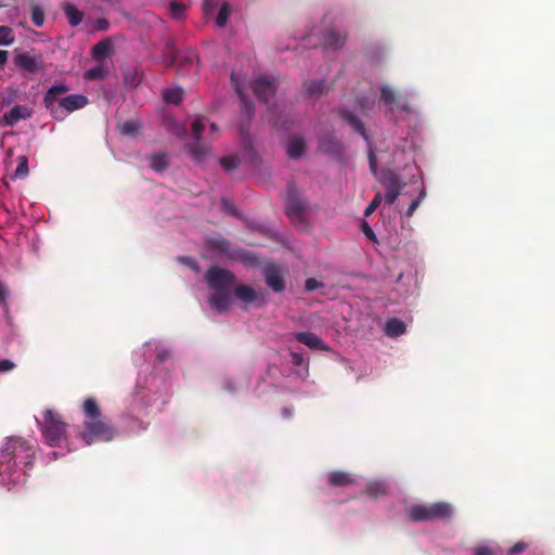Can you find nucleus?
Segmentation results:
<instances>
[{
    "instance_id": "obj_1",
    "label": "nucleus",
    "mask_w": 555,
    "mask_h": 555,
    "mask_svg": "<svg viewBox=\"0 0 555 555\" xmlns=\"http://www.w3.org/2000/svg\"><path fill=\"white\" fill-rule=\"evenodd\" d=\"M85 414L81 438L90 446L95 441H111L115 437V429L102 416L101 409L94 398H88L82 405Z\"/></svg>"
},
{
    "instance_id": "obj_2",
    "label": "nucleus",
    "mask_w": 555,
    "mask_h": 555,
    "mask_svg": "<svg viewBox=\"0 0 555 555\" xmlns=\"http://www.w3.org/2000/svg\"><path fill=\"white\" fill-rule=\"evenodd\" d=\"M69 90L65 83L54 85L46 92L43 98L44 107L56 120H64L68 114L83 108L88 104V98L83 94H69L63 96L61 102L56 99L64 95Z\"/></svg>"
},
{
    "instance_id": "obj_3",
    "label": "nucleus",
    "mask_w": 555,
    "mask_h": 555,
    "mask_svg": "<svg viewBox=\"0 0 555 555\" xmlns=\"http://www.w3.org/2000/svg\"><path fill=\"white\" fill-rule=\"evenodd\" d=\"M0 474L11 470L12 467L23 465L31 466L35 456V446L22 438H8L1 449Z\"/></svg>"
},
{
    "instance_id": "obj_4",
    "label": "nucleus",
    "mask_w": 555,
    "mask_h": 555,
    "mask_svg": "<svg viewBox=\"0 0 555 555\" xmlns=\"http://www.w3.org/2000/svg\"><path fill=\"white\" fill-rule=\"evenodd\" d=\"M205 128L204 117H196L191 122L192 141L185 147L195 162H202L210 154V143L219 137V128L216 124H210L209 133L206 135H204Z\"/></svg>"
},
{
    "instance_id": "obj_5",
    "label": "nucleus",
    "mask_w": 555,
    "mask_h": 555,
    "mask_svg": "<svg viewBox=\"0 0 555 555\" xmlns=\"http://www.w3.org/2000/svg\"><path fill=\"white\" fill-rule=\"evenodd\" d=\"M453 506L447 502H436L433 504H413L406 509V515L411 521H435L450 520L453 515Z\"/></svg>"
},
{
    "instance_id": "obj_6",
    "label": "nucleus",
    "mask_w": 555,
    "mask_h": 555,
    "mask_svg": "<svg viewBox=\"0 0 555 555\" xmlns=\"http://www.w3.org/2000/svg\"><path fill=\"white\" fill-rule=\"evenodd\" d=\"M66 423L57 412L52 410L44 412L41 430L49 446L61 447L66 441Z\"/></svg>"
},
{
    "instance_id": "obj_7",
    "label": "nucleus",
    "mask_w": 555,
    "mask_h": 555,
    "mask_svg": "<svg viewBox=\"0 0 555 555\" xmlns=\"http://www.w3.org/2000/svg\"><path fill=\"white\" fill-rule=\"evenodd\" d=\"M377 180L386 190L385 203L392 205L401 194L405 182L400 175L390 169L380 170Z\"/></svg>"
},
{
    "instance_id": "obj_8",
    "label": "nucleus",
    "mask_w": 555,
    "mask_h": 555,
    "mask_svg": "<svg viewBox=\"0 0 555 555\" xmlns=\"http://www.w3.org/2000/svg\"><path fill=\"white\" fill-rule=\"evenodd\" d=\"M205 279L209 288L215 291L231 289L236 281L231 271L218 266L210 267L205 274Z\"/></svg>"
},
{
    "instance_id": "obj_9",
    "label": "nucleus",
    "mask_w": 555,
    "mask_h": 555,
    "mask_svg": "<svg viewBox=\"0 0 555 555\" xmlns=\"http://www.w3.org/2000/svg\"><path fill=\"white\" fill-rule=\"evenodd\" d=\"M307 207V202L299 195L295 186L289 185L285 208L287 217L294 221H300L304 219Z\"/></svg>"
},
{
    "instance_id": "obj_10",
    "label": "nucleus",
    "mask_w": 555,
    "mask_h": 555,
    "mask_svg": "<svg viewBox=\"0 0 555 555\" xmlns=\"http://www.w3.org/2000/svg\"><path fill=\"white\" fill-rule=\"evenodd\" d=\"M253 92L256 98L264 104H270L276 93L274 82L267 77H258L253 83Z\"/></svg>"
},
{
    "instance_id": "obj_11",
    "label": "nucleus",
    "mask_w": 555,
    "mask_h": 555,
    "mask_svg": "<svg viewBox=\"0 0 555 555\" xmlns=\"http://www.w3.org/2000/svg\"><path fill=\"white\" fill-rule=\"evenodd\" d=\"M14 64L27 74H37L43 69L41 56L30 55L29 53L16 54Z\"/></svg>"
},
{
    "instance_id": "obj_12",
    "label": "nucleus",
    "mask_w": 555,
    "mask_h": 555,
    "mask_svg": "<svg viewBox=\"0 0 555 555\" xmlns=\"http://www.w3.org/2000/svg\"><path fill=\"white\" fill-rule=\"evenodd\" d=\"M266 284L275 293H281L285 289V281L282 276L280 268L274 264H268L263 270Z\"/></svg>"
},
{
    "instance_id": "obj_13",
    "label": "nucleus",
    "mask_w": 555,
    "mask_h": 555,
    "mask_svg": "<svg viewBox=\"0 0 555 555\" xmlns=\"http://www.w3.org/2000/svg\"><path fill=\"white\" fill-rule=\"evenodd\" d=\"M236 298L244 304L258 302V306H262L266 302L263 293H257L253 287L248 285H238L234 289Z\"/></svg>"
},
{
    "instance_id": "obj_14",
    "label": "nucleus",
    "mask_w": 555,
    "mask_h": 555,
    "mask_svg": "<svg viewBox=\"0 0 555 555\" xmlns=\"http://www.w3.org/2000/svg\"><path fill=\"white\" fill-rule=\"evenodd\" d=\"M231 289L216 291L209 298L211 308L218 312L227 311L232 305Z\"/></svg>"
},
{
    "instance_id": "obj_15",
    "label": "nucleus",
    "mask_w": 555,
    "mask_h": 555,
    "mask_svg": "<svg viewBox=\"0 0 555 555\" xmlns=\"http://www.w3.org/2000/svg\"><path fill=\"white\" fill-rule=\"evenodd\" d=\"M295 339L313 350H328L327 345L312 332H298L295 334Z\"/></svg>"
},
{
    "instance_id": "obj_16",
    "label": "nucleus",
    "mask_w": 555,
    "mask_h": 555,
    "mask_svg": "<svg viewBox=\"0 0 555 555\" xmlns=\"http://www.w3.org/2000/svg\"><path fill=\"white\" fill-rule=\"evenodd\" d=\"M231 81L234 86L235 92L241 100V112L245 115L249 120L253 118L255 114V107L250 99L243 92L242 87L237 82L235 78V74L231 75Z\"/></svg>"
},
{
    "instance_id": "obj_17",
    "label": "nucleus",
    "mask_w": 555,
    "mask_h": 555,
    "mask_svg": "<svg viewBox=\"0 0 555 555\" xmlns=\"http://www.w3.org/2000/svg\"><path fill=\"white\" fill-rule=\"evenodd\" d=\"M31 109L26 105H15L3 115L5 125L14 126L22 119H27L31 116Z\"/></svg>"
},
{
    "instance_id": "obj_18",
    "label": "nucleus",
    "mask_w": 555,
    "mask_h": 555,
    "mask_svg": "<svg viewBox=\"0 0 555 555\" xmlns=\"http://www.w3.org/2000/svg\"><path fill=\"white\" fill-rule=\"evenodd\" d=\"M113 48L112 40L105 38L92 47L91 55L98 63L104 62L112 54Z\"/></svg>"
},
{
    "instance_id": "obj_19",
    "label": "nucleus",
    "mask_w": 555,
    "mask_h": 555,
    "mask_svg": "<svg viewBox=\"0 0 555 555\" xmlns=\"http://www.w3.org/2000/svg\"><path fill=\"white\" fill-rule=\"evenodd\" d=\"M346 42V34L331 28L324 33V47L327 49L339 50Z\"/></svg>"
},
{
    "instance_id": "obj_20",
    "label": "nucleus",
    "mask_w": 555,
    "mask_h": 555,
    "mask_svg": "<svg viewBox=\"0 0 555 555\" xmlns=\"http://www.w3.org/2000/svg\"><path fill=\"white\" fill-rule=\"evenodd\" d=\"M340 117L365 141H369V135L366 133L365 126L360 118H358L353 113L346 109L340 112Z\"/></svg>"
},
{
    "instance_id": "obj_21",
    "label": "nucleus",
    "mask_w": 555,
    "mask_h": 555,
    "mask_svg": "<svg viewBox=\"0 0 555 555\" xmlns=\"http://www.w3.org/2000/svg\"><path fill=\"white\" fill-rule=\"evenodd\" d=\"M328 483L332 487H348L356 483L351 474L343 470H334L328 474Z\"/></svg>"
},
{
    "instance_id": "obj_22",
    "label": "nucleus",
    "mask_w": 555,
    "mask_h": 555,
    "mask_svg": "<svg viewBox=\"0 0 555 555\" xmlns=\"http://www.w3.org/2000/svg\"><path fill=\"white\" fill-rule=\"evenodd\" d=\"M286 153L292 159H298L300 158L305 153V141L300 137H294L289 139L287 146H286Z\"/></svg>"
},
{
    "instance_id": "obj_23",
    "label": "nucleus",
    "mask_w": 555,
    "mask_h": 555,
    "mask_svg": "<svg viewBox=\"0 0 555 555\" xmlns=\"http://www.w3.org/2000/svg\"><path fill=\"white\" fill-rule=\"evenodd\" d=\"M70 26H78L83 18V13L72 3H64L62 7Z\"/></svg>"
},
{
    "instance_id": "obj_24",
    "label": "nucleus",
    "mask_w": 555,
    "mask_h": 555,
    "mask_svg": "<svg viewBox=\"0 0 555 555\" xmlns=\"http://www.w3.org/2000/svg\"><path fill=\"white\" fill-rule=\"evenodd\" d=\"M405 324L403 321L397 318H392L386 322L385 333L389 337H398L405 333Z\"/></svg>"
},
{
    "instance_id": "obj_25",
    "label": "nucleus",
    "mask_w": 555,
    "mask_h": 555,
    "mask_svg": "<svg viewBox=\"0 0 555 555\" xmlns=\"http://www.w3.org/2000/svg\"><path fill=\"white\" fill-rule=\"evenodd\" d=\"M108 67L103 62H101L96 66L86 70L85 78L90 81L103 80L108 76Z\"/></svg>"
},
{
    "instance_id": "obj_26",
    "label": "nucleus",
    "mask_w": 555,
    "mask_h": 555,
    "mask_svg": "<svg viewBox=\"0 0 555 555\" xmlns=\"http://www.w3.org/2000/svg\"><path fill=\"white\" fill-rule=\"evenodd\" d=\"M210 249L220 254H228L230 251V242L223 237H214L208 241Z\"/></svg>"
},
{
    "instance_id": "obj_27",
    "label": "nucleus",
    "mask_w": 555,
    "mask_h": 555,
    "mask_svg": "<svg viewBox=\"0 0 555 555\" xmlns=\"http://www.w3.org/2000/svg\"><path fill=\"white\" fill-rule=\"evenodd\" d=\"M141 124L137 119H129L119 126L120 133L124 135H133L139 132Z\"/></svg>"
},
{
    "instance_id": "obj_28",
    "label": "nucleus",
    "mask_w": 555,
    "mask_h": 555,
    "mask_svg": "<svg viewBox=\"0 0 555 555\" xmlns=\"http://www.w3.org/2000/svg\"><path fill=\"white\" fill-rule=\"evenodd\" d=\"M196 55L193 52H190L185 55L176 52V65L179 64V67L188 64L190 66V70H196L197 66L195 64Z\"/></svg>"
},
{
    "instance_id": "obj_29",
    "label": "nucleus",
    "mask_w": 555,
    "mask_h": 555,
    "mask_svg": "<svg viewBox=\"0 0 555 555\" xmlns=\"http://www.w3.org/2000/svg\"><path fill=\"white\" fill-rule=\"evenodd\" d=\"M365 493L371 498L377 499L386 494V486L378 481L370 482L365 489Z\"/></svg>"
},
{
    "instance_id": "obj_30",
    "label": "nucleus",
    "mask_w": 555,
    "mask_h": 555,
    "mask_svg": "<svg viewBox=\"0 0 555 555\" xmlns=\"http://www.w3.org/2000/svg\"><path fill=\"white\" fill-rule=\"evenodd\" d=\"M151 167L155 171H163L168 167V156L166 154H155L151 156Z\"/></svg>"
},
{
    "instance_id": "obj_31",
    "label": "nucleus",
    "mask_w": 555,
    "mask_h": 555,
    "mask_svg": "<svg viewBox=\"0 0 555 555\" xmlns=\"http://www.w3.org/2000/svg\"><path fill=\"white\" fill-rule=\"evenodd\" d=\"M231 13V5L229 3H223L218 12V15L216 17V24L219 27L225 26L229 16Z\"/></svg>"
},
{
    "instance_id": "obj_32",
    "label": "nucleus",
    "mask_w": 555,
    "mask_h": 555,
    "mask_svg": "<svg viewBox=\"0 0 555 555\" xmlns=\"http://www.w3.org/2000/svg\"><path fill=\"white\" fill-rule=\"evenodd\" d=\"M380 100L386 104V105H392L396 103V92L393 89H391L390 87L388 86H384L382 87L380 89Z\"/></svg>"
},
{
    "instance_id": "obj_33",
    "label": "nucleus",
    "mask_w": 555,
    "mask_h": 555,
    "mask_svg": "<svg viewBox=\"0 0 555 555\" xmlns=\"http://www.w3.org/2000/svg\"><path fill=\"white\" fill-rule=\"evenodd\" d=\"M31 21L38 27L43 25L44 12H43L42 8L39 7L38 4L31 5Z\"/></svg>"
},
{
    "instance_id": "obj_34",
    "label": "nucleus",
    "mask_w": 555,
    "mask_h": 555,
    "mask_svg": "<svg viewBox=\"0 0 555 555\" xmlns=\"http://www.w3.org/2000/svg\"><path fill=\"white\" fill-rule=\"evenodd\" d=\"M14 41L13 31L8 26H0V46H10Z\"/></svg>"
},
{
    "instance_id": "obj_35",
    "label": "nucleus",
    "mask_w": 555,
    "mask_h": 555,
    "mask_svg": "<svg viewBox=\"0 0 555 555\" xmlns=\"http://www.w3.org/2000/svg\"><path fill=\"white\" fill-rule=\"evenodd\" d=\"M28 175V158L26 156L18 157V165L14 172L15 178H25Z\"/></svg>"
},
{
    "instance_id": "obj_36",
    "label": "nucleus",
    "mask_w": 555,
    "mask_h": 555,
    "mask_svg": "<svg viewBox=\"0 0 555 555\" xmlns=\"http://www.w3.org/2000/svg\"><path fill=\"white\" fill-rule=\"evenodd\" d=\"M324 81L323 80H312L307 83V92L310 95H320L324 91Z\"/></svg>"
},
{
    "instance_id": "obj_37",
    "label": "nucleus",
    "mask_w": 555,
    "mask_h": 555,
    "mask_svg": "<svg viewBox=\"0 0 555 555\" xmlns=\"http://www.w3.org/2000/svg\"><path fill=\"white\" fill-rule=\"evenodd\" d=\"M238 158L235 156H225L220 158V165L225 171H232L238 166Z\"/></svg>"
},
{
    "instance_id": "obj_38",
    "label": "nucleus",
    "mask_w": 555,
    "mask_h": 555,
    "mask_svg": "<svg viewBox=\"0 0 555 555\" xmlns=\"http://www.w3.org/2000/svg\"><path fill=\"white\" fill-rule=\"evenodd\" d=\"M425 196H426V192H425V190H422V191L420 192V195H418L415 199H413V201L411 202V204H410L409 208H408V209H406V211H405V216H406L408 218H410V217H412V216H413V214H414V212H415V210L418 208V206L421 205V203L423 202V199L425 198Z\"/></svg>"
},
{
    "instance_id": "obj_39",
    "label": "nucleus",
    "mask_w": 555,
    "mask_h": 555,
    "mask_svg": "<svg viewBox=\"0 0 555 555\" xmlns=\"http://www.w3.org/2000/svg\"><path fill=\"white\" fill-rule=\"evenodd\" d=\"M383 201V195L380 192H377L375 194V196L373 197V199L371 201V203L366 206L365 210H364V216L365 217H369L370 215H372L376 208L380 205Z\"/></svg>"
},
{
    "instance_id": "obj_40",
    "label": "nucleus",
    "mask_w": 555,
    "mask_h": 555,
    "mask_svg": "<svg viewBox=\"0 0 555 555\" xmlns=\"http://www.w3.org/2000/svg\"><path fill=\"white\" fill-rule=\"evenodd\" d=\"M221 206H222V209H223V211L225 214L234 216V217L238 216L237 210H236V208H235V206H234L232 201L227 199V198H222Z\"/></svg>"
},
{
    "instance_id": "obj_41",
    "label": "nucleus",
    "mask_w": 555,
    "mask_h": 555,
    "mask_svg": "<svg viewBox=\"0 0 555 555\" xmlns=\"http://www.w3.org/2000/svg\"><path fill=\"white\" fill-rule=\"evenodd\" d=\"M291 359H292L291 360L292 364L295 366H302V365L307 364L304 354H301L299 352L292 351Z\"/></svg>"
},
{
    "instance_id": "obj_42",
    "label": "nucleus",
    "mask_w": 555,
    "mask_h": 555,
    "mask_svg": "<svg viewBox=\"0 0 555 555\" xmlns=\"http://www.w3.org/2000/svg\"><path fill=\"white\" fill-rule=\"evenodd\" d=\"M369 163L372 173L377 177L379 175V172L377 171V157L373 151L369 152Z\"/></svg>"
},
{
    "instance_id": "obj_43",
    "label": "nucleus",
    "mask_w": 555,
    "mask_h": 555,
    "mask_svg": "<svg viewBox=\"0 0 555 555\" xmlns=\"http://www.w3.org/2000/svg\"><path fill=\"white\" fill-rule=\"evenodd\" d=\"M15 363L9 359L0 361V373H7L15 369Z\"/></svg>"
},
{
    "instance_id": "obj_44",
    "label": "nucleus",
    "mask_w": 555,
    "mask_h": 555,
    "mask_svg": "<svg viewBox=\"0 0 555 555\" xmlns=\"http://www.w3.org/2000/svg\"><path fill=\"white\" fill-rule=\"evenodd\" d=\"M305 286H306L307 291L311 292V291H314V289L319 288L320 286H322V283H320L314 278H309L306 280Z\"/></svg>"
},
{
    "instance_id": "obj_45",
    "label": "nucleus",
    "mask_w": 555,
    "mask_h": 555,
    "mask_svg": "<svg viewBox=\"0 0 555 555\" xmlns=\"http://www.w3.org/2000/svg\"><path fill=\"white\" fill-rule=\"evenodd\" d=\"M362 230H363V233L365 234V236L370 241L377 242V237H376L374 231L372 230V228L366 222H363Z\"/></svg>"
},
{
    "instance_id": "obj_46",
    "label": "nucleus",
    "mask_w": 555,
    "mask_h": 555,
    "mask_svg": "<svg viewBox=\"0 0 555 555\" xmlns=\"http://www.w3.org/2000/svg\"><path fill=\"white\" fill-rule=\"evenodd\" d=\"M527 547V544L524 542H517L515 543L508 551L509 555H517L521 552H524Z\"/></svg>"
},
{
    "instance_id": "obj_47",
    "label": "nucleus",
    "mask_w": 555,
    "mask_h": 555,
    "mask_svg": "<svg viewBox=\"0 0 555 555\" xmlns=\"http://www.w3.org/2000/svg\"><path fill=\"white\" fill-rule=\"evenodd\" d=\"M474 555H493V552L488 546L477 547Z\"/></svg>"
},
{
    "instance_id": "obj_48",
    "label": "nucleus",
    "mask_w": 555,
    "mask_h": 555,
    "mask_svg": "<svg viewBox=\"0 0 555 555\" xmlns=\"http://www.w3.org/2000/svg\"><path fill=\"white\" fill-rule=\"evenodd\" d=\"M185 10V5L176 2V20L180 18Z\"/></svg>"
},
{
    "instance_id": "obj_49",
    "label": "nucleus",
    "mask_w": 555,
    "mask_h": 555,
    "mask_svg": "<svg viewBox=\"0 0 555 555\" xmlns=\"http://www.w3.org/2000/svg\"><path fill=\"white\" fill-rule=\"evenodd\" d=\"M183 93H184L183 90L180 87L176 86V91H175V94H176V105H178L182 101Z\"/></svg>"
},
{
    "instance_id": "obj_50",
    "label": "nucleus",
    "mask_w": 555,
    "mask_h": 555,
    "mask_svg": "<svg viewBox=\"0 0 555 555\" xmlns=\"http://www.w3.org/2000/svg\"><path fill=\"white\" fill-rule=\"evenodd\" d=\"M164 100L167 103H173V89L166 90V92L164 93Z\"/></svg>"
},
{
    "instance_id": "obj_51",
    "label": "nucleus",
    "mask_w": 555,
    "mask_h": 555,
    "mask_svg": "<svg viewBox=\"0 0 555 555\" xmlns=\"http://www.w3.org/2000/svg\"><path fill=\"white\" fill-rule=\"evenodd\" d=\"M8 51L0 50V65H4L8 61Z\"/></svg>"
},
{
    "instance_id": "obj_52",
    "label": "nucleus",
    "mask_w": 555,
    "mask_h": 555,
    "mask_svg": "<svg viewBox=\"0 0 555 555\" xmlns=\"http://www.w3.org/2000/svg\"><path fill=\"white\" fill-rule=\"evenodd\" d=\"M98 23H99V27H100L101 29H104V30H106V29L108 28V26H109L108 21H107V20H105V18H100V20L98 21Z\"/></svg>"
},
{
    "instance_id": "obj_53",
    "label": "nucleus",
    "mask_w": 555,
    "mask_h": 555,
    "mask_svg": "<svg viewBox=\"0 0 555 555\" xmlns=\"http://www.w3.org/2000/svg\"><path fill=\"white\" fill-rule=\"evenodd\" d=\"M7 295V291L2 284H0V301H4Z\"/></svg>"
},
{
    "instance_id": "obj_54",
    "label": "nucleus",
    "mask_w": 555,
    "mask_h": 555,
    "mask_svg": "<svg viewBox=\"0 0 555 555\" xmlns=\"http://www.w3.org/2000/svg\"><path fill=\"white\" fill-rule=\"evenodd\" d=\"M168 10H169V14H170V15H173V1H170V2L168 3Z\"/></svg>"
},
{
    "instance_id": "obj_55",
    "label": "nucleus",
    "mask_w": 555,
    "mask_h": 555,
    "mask_svg": "<svg viewBox=\"0 0 555 555\" xmlns=\"http://www.w3.org/2000/svg\"><path fill=\"white\" fill-rule=\"evenodd\" d=\"M241 135L244 138V140L247 141V130H245L243 127L241 128Z\"/></svg>"
},
{
    "instance_id": "obj_56",
    "label": "nucleus",
    "mask_w": 555,
    "mask_h": 555,
    "mask_svg": "<svg viewBox=\"0 0 555 555\" xmlns=\"http://www.w3.org/2000/svg\"><path fill=\"white\" fill-rule=\"evenodd\" d=\"M175 131H176V137L181 135V133L183 132V131L179 130L177 125H176Z\"/></svg>"
},
{
    "instance_id": "obj_57",
    "label": "nucleus",
    "mask_w": 555,
    "mask_h": 555,
    "mask_svg": "<svg viewBox=\"0 0 555 555\" xmlns=\"http://www.w3.org/2000/svg\"><path fill=\"white\" fill-rule=\"evenodd\" d=\"M62 98H63V95L59 96V98L56 99V103L61 102V99H62Z\"/></svg>"
}]
</instances>
